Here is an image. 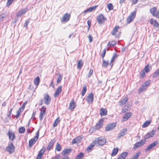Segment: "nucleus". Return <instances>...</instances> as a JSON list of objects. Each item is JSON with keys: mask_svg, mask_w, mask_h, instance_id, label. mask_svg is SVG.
<instances>
[{"mask_svg": "<svg viewBox=\"0 0 159 159\" xmlns=\"http://www.w3.org/2000/svg\"><path fill=\"white\" fill-rule=\"evenodd\" d=\"M42 157V155L40 154H38L36 159H41Z\"/></svg>", "mask_w": 159, "mask_h": 159, "instance_id": "69168bd1", "label": "nucleus"}, {"mask_svg": "<svg viewBox=\"0 0 159 159\" xmlns=\"http://www.w3.org/2000/svg\"><path fill=\"white\" fill-rule=\"evenodd\" d=\"M46 108L43 106L40 110V112L39 115V119L40 120H42L44 115L46 114Z\"/></svg>", "mask_w": 159, "mask_h": 159, "instance_id": "1a4fd4ad", "label": "nucleus"}, {"mask_svg": "<svg viewBox=\"0 0 159 159\" xmlns=\"http://www.w3.org/2000/svg\"><path fill=\"white\" fill-rule=\"evenodd\" d=\"M87 90V88L86 86H84L83 87V90L81 92V95L82 96H84Z\"/></svg>", "mask_w": 159, "mask_h": 159, "instance_id": "de8ad7c7", "label": "nucleus"}, {"mask_svg": "<svg viewBox=\"0 0 159 159\" xmlns=\"http://www.w3.org/2000/svg\"><path fill=\"white\" fill-rule=\"evenodd\" d=\"M81 140V138L80 137H77L72 141V144H74L75 143H78V142L80 141Z\"/></svg>", "mask_w": 159, "mask_h": 159, "instance_id": "f704fd0d", "label": "nucleus"}, {"mask_svg": "<svg viewBox=\"0 0 159 159\" xmlns=\"http://www.w3.org/2000/svg\"><path fill=\"white\" fill-rule=\"evenodd\" d=\"M61 149V147L60 145L58 143H57L56 147V150L58 151H60Z\"/></svg>", "mask_w": 159, "mask_h": 159, "instance_id": "c03bdc74", "label": "nucleus"}, {"mask_svg": "<svg viewBox=\"0 0 159 159\" xmlns=\"http://www.w3.org/2000/svg\"><path fill=\"white\" fill-rule=\"evenodd\" d=\"M159 75V68L158 69L153 75L152 77L154 78L157 77Z\"/></svg>", "mask_w": 159, "mask_h": 159, "instance_id": "a19ab883", "label": "nucleus"}, {"mask_svg": "<svg viewBox=\"0 0 159 159\" xmlns=\"http://www.w3.org/2000/svg\"><path fill=\"white\" fill-rule=\"evenodd\" d=\"M132 2V4H135L137 3L138 0H129Z\"/></svg>", "mask_w": 159, "mask_h": 159, "instance_id": "bf43d9fd", "label": "nucleus"}, {"mask_svg": "<svg viewBox=\"0 0 159 159\" xmlns=\"http://www.w3.org/2000/svg\"><path fill=\"white\" fill-rule=\"evenodd\" d=\"M119 29V26H116L114 29L112 34L113 35H115L118 32V30Z\"/></svg>", "mask_w": 159, "mask_h": 159, "instance_id": "ea45409f", "label": "nucleus"}, {"mask_svg": "<svg viewBox=\"0 0 159 159\" xmlns=\"http://www.w3.org/2000/svg\"><path fill=\"white\" fill-rule=\"evenodd\" d=\"M137 11L135 10L132 12L127 19V21L128 23L132 22L134 19Z\"/></svg>", "mask_w": 159, "mask_h": 159, "instance_id": "39448f33", "label": "nucleus"}, {"mask_svg": "<svg viewBox=\"0 0 159 159\" xmlns=\"http://www.w3.org/2000/svg\"><path fill=\"white\" fill-rule=\"evenodd\" d=\"M70 17V15L69 14H65L62 17L61 21L62 23H65L68 21Z\"/></svg>", "mask_w": 159, "mask_h": 159, "instance_id": "f8f14e48", "label": "nucleus"}, {"mask_svg": "<svg viewBox=\"0 0 159 159\" xmlns=\"http://www.w3.org/2000/svg\"><path fill=\"white\" fill-rule=\"evenodd\" d=\"M107 111L106 109L101 108L100 110V115L101 116H106L107 114Z\"/></svg>", "mask_w": 159, "mask_h": 159, "instance_id": "393cba45", "label": "nucleus"}, {"mask_svg": "<svg viewBox=\"0 0 159 159\" xmlns=\"http://www.w3.org/2000/svg\"><path fill=\"white\" fill-rule=\"evenodd\" d=\"M146 141L144 139L141 140L140 141L136 143L134 146V149H136L139 147L142 146L143 145Z\"/></svg>", "mask_w": 159, "mask_h": 159, "instance_id": "6e6552de", "label": "nucleus"}, {"mask_svg": "<svg viewBox=\"0 0 159 159\" xmlns=\"http://www.w3.org/2000/svg\"><path fill=\"white\" fill-rule=\"evenodd\" d=\"M8 135L10 140L13 141L15 139V134L12 131L9 130L8 132Z\"/></svg>", "mask_w": 159, "mask_h": 159, "instance_id": "6ab92c4d", "label": "nucleus"}, {"mask_svg": "<svg viewBox=\"0 0 159 159\" xmlns=\"http://www.w3.org/2000/svg\"><path fill=\"white\" fill-rule=\"evenodd\" d=\"M106 50L105 49H104L103 50L102 53L101 54V56L102 58H103L104 57L106 52Z\"/></svg>", "mask_w": 159, "mask_h": 159, "instance_id": "5fc2aeb1", "label": "nucleus"}, {"mask_svg": "<svg viewBox=\"0 0 159 159\" xmlns=\"http://www.w3.org/2000/svg\"><path fill=\"white\" fill-rule=\"evenodd\" d=\"M140 75L142 77H144L145 75V73L144 70H142L140 73Z\"/></svg>", "mask_w": 159, "mask_h": 159, "instance_id": "6e6d98bb", "label": "nucleus"}, {"mask_svg": "<svg viewBox=\"0 0 159 159\" xmlns=\"http://www.w3.org/2000/svg\"><path fill=\"white\" fill-rule=\"evenodd\" d=\"M75 107V103L73 100L71 101L69 107V109L72 110Z\"/></svg>", "mask_w": 159, "mask_h": 159, "instance_id": "4be33fe9", "label": "nucleus"}, {"mask_svg": "<svg viewBox=\"0 0 159 159\" xmlns=\"http://www.w3.org/2000/svg\"><path fill=\"white\" fill-rule=\"evenodd\" d=\"M140 153V152H139L136 153L135 154L134 156L132 159H137L138 158Z\"/></svg>", "mask_w": 159, "mask_h": 159, "instance_id": "a18cd8bd", "label": "nucleus"}, {"mask_svg": "<svg viewBox=\"0 0 159 159\" xmlns=\"http://www.w3.org/2000/svg\"><path fill=\"white\" fill-rule=\"evenodd\" d=\"M15 148L12 143H11L6 148V150L8 151L9 153L11 154L14 151Z\"/></svg>", "mask_w": 159, "mask_h": 159, "instance_id": "9d476101", "label": "nucleus"}, {"mask_svg": "<svg viewBox=\"0 0 159 159\" xmlns=\"http://www.w3.org/2000/svg\"><path fill=\"white\" fill-rule=\"evenodd\" d=\"M126 131L127 129H122L119 134L118 137L120 138V137L123 136L125 134Z\"/></svg>", "mask_w": 159, "mask_h": 159, "instance_id": "7c9ffc66", "label": "nucleus"}, {"mask_svg": "<svg viewBox=\"0 0 159 159\" xmlns=\"http://www.w3.org/2000/svg\"><path fill=\"white\" fill-rule=\"evenodd\" d=\"M151 69V66H149L148 65L145 67L144 70L146 73H148L150 71Z\"/></svg>", "mask_w": 159, "mask_h": 159, "instance_id": "e433bc0d", "label": "nucleus"}, {"mask_svg": "<svg viewBox=\"0 0 159 159\" xmlns=\"http://www.w3.org/2000/svg\"><path fill=\"white\" fill-rule=\"evenodd\" d=\"M27 9L25 8L20 10L17 13L16 16L20 17L24 15L27 11Z\"/></svg>", "mask_w": 159, "mask_h": 159, "instance_id": "f3484780", "label": "nucleus"}, {"mask_svg": "<svg viewBox=\"0 0 159 159\" xmlns=\"http://www.w3.org/2000/svg\"><path fill=\"white\" fill-rule=\"evenodd\" d=\"M59 155H56V156L53 157L52 159H59Z\"/></svg>", "mask_w": 159, "mask_h": 159, "instance_id": "0e129e2a", "label": "nucleus"}, {"mask_svg": "<svg viewBox=\"0 0 159 159\" xmlns=\"http://www.w3.org/2000/svg\"><path fill=\"white\" fill-rule=\"evenodd\" d=\"M90 43L91 42L93 41V37L90 35H89L88 36Z\"/></svg>", "mask_w": 159, "mask_h": 159, "instance_id": "e2e57ef3", "label": "nucleus"}, {"mask_svg": "<svg viewBox=\"0 0 159 159\" xmlns=\"http://www.w3.org/2000/svg\"><path fill=\"white\" fill-rule=\"evenodd\" d=\"M71 151V149H64L62 151V153L64 155H65L66 154L70 153Z\"/></svg>", "mask_w": 159, "mask_h": 159, "instance_id": "72a5a7b5", "label": "nucleus"}, {"mask_svg": "<svg viewBox=\"0 0 159 159\" xmlns=\"http://www.w3.org/2000/svg\"><path fill=\"white\" fill-rule=\"evenodd\" d=\"M93 69H91L89 71V72L88 75V77H90L91 76V75L93 74Z\"/></svg>", "mask_w": 159, "mask_h": 159, "instance_id": "864d4df0", "label": "nucleus"}, {"mask_svg": "<svg viewBox=\"0 0 159 159\" xmlns=\"http://www.w3.org/2000/svg\"><path fill=\"white\" fill-rule=\"evenodd\" d=\"M107 7L109 10H112L113 9V6L111 3H108L107 5Z\"/></svg>", "mask_w": 159, "mask_h": 159, "instance_id": "09e8293b", "label": "nucleus"}, {"mask_svg": "<svg viewBox=\"0 0 159 159\" xmlns=\"http://www.w3.org/2000/svg\"><path fill=\"white\" fill-rule=\"evenodd\" d=\"M62 89V86H59L57 89L54 95V97L55 98H57L60 94L61 91Z\"/></svg>", "mask_w": 159, "mask_h": 159, "instance_id": "2eb2a0df", "label": "nucleus"}, {"mask_svg": "<svg viewBox=\"0 0 159 159\" xmlns=\"http://www.w3.org/2000/svg\"><path fill=\"white\" fill-rule=\"evenodd\" d=\"M36 114V112L35 111H34L32 115L31 118L33 119H35V116Z\"/></svg>", "mask_w": 159, "mask_h": 159, "instance_id": "052dcab7", "label": "nucleus"}, {"mask_svg": "<svg viewBox=\"0 0 159 159\" xmlns=\"http://www.w3.org/2000/svg\"><path fill=\"white\" fill-rule=\"evenodd\" d=\"M25 131V129L23 127H20L19 129V132L20 134L23 133Z\"/></svg>", "mask_w": 159, "mask_h": 159, "instance_id": "49530a36", "label": "nucleus"}, {"mask_svg": "<svg viewBox=\"0 0 159 159\" xmlns=\"http://www.w3.org/2000/svg\"><path fill=\"white\" fill-rule=\"evenodd\" d=\"M62 78V75L61 74H60L59 75V76L58 77L57 80V84H59L61 82Z\"/></svg>", "mask_w": 159, "mask_h": 159, "instance_id": "37998d69", "label": "nucleus"}, {"mask_svg": "<svg viewBox=\"0 0 159 159\" xmlns=\"http://www.w3.org/2000/svg\"><path fill=\"white\" fill-rule=\"evenodd\" d=\"M39 135V131H38L36 134L35 136L33 138L29 140V146L31 147L37 140Z\"/></svg>", "mask_w": 159, "mask_h": 159, "instance_id": "f03ea898", "label": "nucleus"}, {"mask_svg": "<svg viewBox=\"0 0 159 159\" xmlns=\"http://www.w3.org/2000/svg\"><path fill=\"white\" fill-rule=\"evenodd\" d=\"M109 62L108 61H103V66H107L108 65Z\"/></svg>", "mask_w": 159, "mask_h": 159, "instance_id": "3c124183", "label": "nucleus"}, {"mask_svg": "<svg viewBox=\"0 0 159 159\" xmlns=\"http://www.w3.org/2000/svg\"><path fill=\"white\" fill-rule=\"evenodd\" d=\"M104 121V118H102L100 119L98 121V122L96 124L95 126V129H100L103 125Z\"/></svg>", "mask_w": 159, "mask_h": 159, "instance_id": "9b49d317", "label": "nucleus"}, {"mask_svg": "<svg viewBox=\"0 0 159 159\" xmlns=\"http://www.w3.org/2000/svg\"><path fill=\"white\" fill-rule=\"evenodd\" d=\"M45 151V150L44 149H42L39 152V153L38 154H40L41 155H42V156H43V155Z\"/></svg>", "mask_w": 159, "mask_h": 159, "instance_id": "4d7b16f0", "label": "nucleus"}, {"mask_svg": "<svg viewBox=\"0 0 159 159\" xmlns=\"http://www.w3.org/2000/svg\"><path fill=\"white\" fill-rule=\"evenodd\" d=\"M118 148H114L112 150L111 155L112 156H114L116 155L118 152Z\"/></svg>", "mask_w": 159, "mask_h": 159, "instance_id": "2f4dec72", "label": "nucleus"}, {"mask_svg": "<svg viewBox=\"0 0 159 159\" xmlns=\"http://www.w3.org/2000/svg\"><path fill=\"white\" fill-rule=\"evenodd\" d=\"M84 155L83 153L80 152L75 157V159H81L84 157Z\"/></svg>", "mask_w": 159, "mask_h": 159, "instance_id": "58836bf2", "label": "nucleus"}, {"mask_svg": "<svg viewBox=\"0 0 159 159\" xmlns=\"http://www.w3.org/2000/svg\"><path fill=\"white\" fill-rule=\"evenodd\" d=\"M154 131L153 130L151 131L149 133L146 134L144 137V139L146 140V139L152 137L154 134Z\"/></svg>", "mask_w": 159, "mask_h": 159, "instance_id": "a211bd4d", "label": "nucleus"}, {"mask_svg": "<svg viewBox=\"0 0 159 159\" xmlns=\"http://www.w3.org/2000/svg\"><path fill=\"white\" fill-rule=\"evenodd\" d=\"M91 20H88L87 21V24L89 27L91 26Z\"/></svg>", "mask_w": 159, "mask_h": 159, "instance_id": "774afa93", "label": "nucleus"}, {"mask_svg": "<svg viewBox=\"0 0 159 159\" xmlns=\"http://www.w3.org/2000/svg\"><path fill=\"white\" fill-rule=\"evenodd\" d=\"M157 7H153L150 9V11L153 16L159 18V9L157 11Z\"/></svg>", "mask_w": 159, "mask_h": 159, "instance_id": "20e7f679", "label": "nucleus"}, {"mask_svg": "<svg viewBox=\"0 0 159 159\" xmlns=\"http://www.w3.org/2000/svg\"><path fill=\"white\" fill-rule=\"evenodd\" d=\"M83 65L82 61L80 60L77 63V67L78 69H80Z\"/></svg>", "mask_w": 159, "mask_h": 159, "instance_id": "4c0bfd02", "label": "nucleus"}, {"mask_svg": "<svg viewBox=\"0 0 159 159\" xmlns=\"http://www.w3.org/2000/svg\"><path fill=\"white\" fill-rule=\"evenodd\" d=\"M55 143V140L54 139L51 140L47 147V150L48 151H49L50 150L52 147L53 146Z\"/></svg>", "mask_w": 159, "mask_h": 159, "instance_id": "412c9836", "label": "nucleus"}, {"mask_svg": "<svg viewBox=\"0 0 159 159\" xmlns=\"http://www.w3.org/2000/svg\"><path fill=\"white\" fill-rule=\"evenodd\" d=\"M106 142L105 139L104 138H100L97 140L93 141V143L97 146H102Z\"/></svg>", "mask_w": 159, "mask_h": 159, "instance_id": "f257e3e1", "label": "nucleus"}, {"mask_svg": "<svg viewBox=\"0 0 159 159\" xmlns=\"http://www.w3.org/2000/svg\"><path fill=\"white\" fill-rule=\"evenodd\" d=\"M4 15H0V21H2V19L4 17Z\"/></svg>", "mask_w": 159, "mask_h": 159, "instance_id": "338daca9", "label": "nucleus"}, {"mask_svg": "<svg viewBox=\"0 0 159 159\" xmlns=\"http://www.w3.org/2000/svg\"><path fill=\"white\" fill-rule=\"evenodd\" d=\"M116 123H112L107 125L106 127L105 131H108L113 129L116 126Z\"/></svg>", "mask_w": 159, "mask_h": 159, "instance_id": "423d86ee", "label": "nucleus"}, {"mask_svg": "<svg viewBox=\"0 0 159 159\" xmlns=\"http://www.w3.org/2000/svg\"><path fill=\"white\" fill-rule=\"evenodd\" d=\"M86 100L88 103H91L93 102V95L92 93L89 94L86 97Z\"/></svg>", "mask_w": 159, "mask_h": 159, "instance_id": "4468645a", "label": "nucleus"}, {"mask_svg": "<svg viewBox=\"0 0 159 159\" xmlns=\"http://www.w3.org/2000/svg\"><path fill=\"white\" fill-rule=\"evenodd\" d=\"M14 0H8L7 5V6H9L13 2Z\"/></svg>", "mask_w": 159, "mask_h": 159, "instance_id": "603ef678", "label": "nucleus"}, {"mask_svg": "<svg viewBox=\"0 0 159 159\" xmlns=\"http://www.w3.org/2000/svg\"><path fill=\"white\" fill-rule=\"evenodd\" d=\"M150 81L148 80L145 82L139 88V93H142L144 91L147 87L149 85Z\"/></svg>", "mask_w": 159, "mask_h": 159, "instance_id": "7ed1b4c3", "label": "nucleus"}, {"mask_svg": "<svg viewBox=\"0 0 159 159\" xmlns=\"http://www.w3.org/2000/svg\"><path fill=\"white\" fill-rule=\"evenodd\" d=\"M29 88L30 89L34 91L36 89H34L33 87V85L32 84H30V85Z\"/></svg>", "mask_w": 159, "mask_h": 159, "instance_id": "680f3d73", "label": "nucleus"}, {"mask_svg": "<svg viewBox=\"0 0 159 159\" xmlns=\"http://www.w3.org/2000/svg\"><path fill=\"white\" fill-rule=\"evenodd\" d=\"M24 106H21L19 109V110L17 111L16 113L17 115L16 116V117L17 118H18L19 117L21 113L24 110Z\"/></svg>", "mask_w": 159, "mask_h": 159, "instance_id": "b1692460", "label": "nucleus"}, {"mask_svg": "<svg viewBox=\"0 0 159 159\" xmlns=\"http://www.w3.org/2000/svg\"><path fill=\"white\" fill-rule=\"evenodd\" d=\"M116 43V42L115 41L109 42L107 45L109 47H113Z\"/></svg>", "mask_w": 159, "mask_h": 159, "instance_id": "79ce46f5", "label": "nucleus"}, {"mask_svg": "<svg viewBox=\"0 0 159 159\" xmlns=\"http://www.w3.org/2000/svg\"><path fill=\"white\" fill-rule=\"evenodd\" d=\"M44 101L45 104L46 105L49 104L51 101V99L49 96L47 94H45L44 95Z\"/></svg>", "mask_w": 159, "mask_h": 159, "instance_id": "dca6fc26", "label": "nucleus"}, {"mask_svg": "<svg viewBox=\"0 0 159 159\" xmlns=\"http://www.w3.org/2000/svg\"><path fill=\"white\" fill-rule=\"evenodd\" d=\"M40 82V78L39 76L35 78L34 80V84L36 86V88L39 85Z\"/></svg>", "mask_w": 159, "mask_h": 159, "instance_id": "c756f323", "label": "nucleus"}, {"mask_svg": "<svg viewBox=\"0 0 159 159\" xmlns=\"http://www.w3.org/2000/svg\"><path fill=\"white\" fill-rule=\"evenodd\" d=\"M151 122V120H149L146 121L143 125L142 127L144 128L147 127L150 124Z\"/></svg>", "mask_w": 159, "mask_h": 159, "instance_id": "473e14b6", "label": "nucleus"}, {"mask_svg": "<svg viewBox=\"0 0 159 159\" xmlns=\"http://www.w3.org/2000/svg\"><path fill=\"white\" fill-rule=\"evenodd\" d=\"M95 145V144H94L93 143H93L88 147L87 148L88 150H92L93 148V147L94 145Z\"/></svg>", "mask_w": 159, "mask_h": 159, "instance_id": "8fccbe9b", "label": "nucleus"}, {"mask_svg": "<svg viewBox=\"0 0 159 159\" xmlns=\"http://www.w3.org/2000/svg\"><path fill=\"white\" fill-rule=\"evenodd\" d=\"M131 113L130 112H127L123 117V121H125L128 119L131 116Z\"/></svg>", "mask_w": 159, "mask_h": 159, "instance_id": "5701e85b", "label": "nucleus"}, {"mask_svg": "<svg viewBox=\"0 0 159 159\" xmlns=\"http://www.w3.org/2000/svg\"><path fill=\"white\" fill-rule=\"evenodd\" d=\"M158 142L157 141H155L151 144L149 145L147 148L145 149L146 151H150L151 149H152L153 148L155 147L158 144Z\"/></svg>", "mask_w": 159, "mask_h": 159, "instance_id": "ddd939ff", "label": "nucleus"}, {"mask_svg": "<svg viewBox=\"0 0 159 159\" xmlns=\"http://www.w3.org/2000/svg\"><path fill=\"white\" fill-rule=\"evenodd\" d=\"M128 98H125L119 101V103L120 106L123 105L125 104L128 101Z\"/></svg>", "mask_w": 159, "mask_h": 159, "instance_id": "cd10ccee", "label": "nucleus"}, {"mask_svg": "<svg viewBox=\"0 0 159 159\" xmlns=\"http://www.w3.org/2000/svg\"><path fill=\"white\" fill-rule=\"evenodd\" d=\"M128 154V152H126L121 153L118 157V159H125L127 156Z\"/></svg>", "mask_w": 159, "mask_h": 159, "instance_id": "c85d7f7f", "label": "nucleus"}, {"mask_svg": "<svg viewBox=\"0 0 159 159\" xmlns=\"http://www.w3.org/2000/svg\"><path fill=\"white\" fill-rule=\"evenodd\" d=\"M97 7V6H95L93 7H90L89 8H88L86 10H84V13H86L87 12H91L93 11H94L96 10Z\"/></svg>", "mask_w": 159, "mask_h": 159, "instance_id": "aec40b11", "label": "nucleus"}, {"mask_svg": "<svg viewBox=\"0 0 159 159\" xmlns=\"http://www.w3.org/2000/svg\"><path fill=\"white\" fill-rule=\"evenodd\" d=\"M150 23L155 27H158L159 26V24L157 22L153 19L150 20Z\"/></svg>", "mask_w": 159, "mask_h": 159, "instance_id": "bb28decb", "label": "nucleus"}, {"mask_svg": "<svg viewBox=\"0 0 159 159\" xmlns=\"http://www.w3.org/2000/svg\"><path fill=\"white\" fill-rule=\"evenodd\" d=\"M106 20L102 14H101L98 16L97 17V20L99 24H101L104 23V21Z\"/></svg>", "mask_w": 159, "mask_h": 159, "instance_id": "0eeeda50", "label": "nucleus"}, {"mask_svg": "<svg viewBox=\"0 0 159 159\" xmlns=\"http://www.w3.org/2000/svg\"><path fill=\"white\" fill-rule=\"evenodd\" d=\"M29 22H30V20H27L26 21L25 23L24 24V27H26L28 25V24L29 23Z\"/></svg>", "mask_w": 159, "mask_h": 159, "instance_id": "13d9d810", "label": "nucleus"}, {"mask_svg": "<svg viewBox=\"0 0 159 159\" xmlns=\"http://www.w3.org/2000/svg\"><path fill=\"white\" fill-rule=\"evenodd\" d=\"M118 56V54L117 53H115L113 54L110 64V66H111V67L113 65V62L114 61L115 59Z\"/></svg>", "mask_w": 159, "mask_h": 159, "instance_id": "a878e982", "label": "nucleus"}, {"mask_svg": "<svg viewBox=\"0 0 159 159\" xmlns=\"http://www.w3.org/2000/svg\"><path fill=\"white\" fill-rule=\"evenodd\" d=\"M60 121L59 117H58L54 121L53 124V126L55 127L57 126L58 124L59 123Z\"/></svg>", "mask_w": 159, "mask_h": 159, "instance_id": "c9c22d12", "label": "nucleus"}]
</instances>
